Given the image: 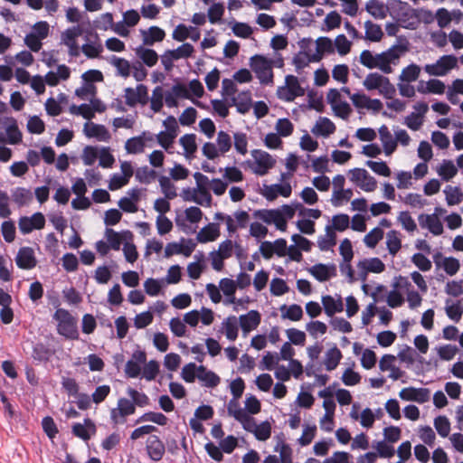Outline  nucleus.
<instances>
[{
    "instance_id": "nucleus-33",
    "label": "nucleus",
    "mask_w": 463,
    "mask_h": 463,
    "mask_svg": "<svg viewBox=\"0 0 463 463\" xmlns=\"http://www.w3.org/2000/svg\"><path fill=\"white\" fill-rule=\"evenodd\" d=\"M332 226L326 225V236H320L317 240V245L323 251L329 250L330 248L335 245V233L332 231Z\"/></svg>"
},
{
    "instance_id": "nucleus-64",
    "label": "nucleus",
    "mask_w": 463,
    "mask_h": 463,
    "mask_svg": "<svg viewBox=\"0 0 463 463\" xmlns=\"http://www.w3.org/2000/svg\"><path fill=\"white\" fill-rule=\"evenodd\" d=\"M29 298L35 304L42 299L43 296V284L36 280L30 285L28 291Z\"/></svg>"
},
{
    "instance_id": "nucleus-54",
    "label": "nucleus",
    "mask_w": 463,
    "mask_h": 463,
    "mask_svg": "<svg viewBox=\"0 0 463 463\" xmlns=\"http://www.w3.org/2000/svg\"><path fill=\"white\" fill-rule=\"evenodd\" d=\"M128 394L131 397L136 406L145 407L150 403V399L145 392H139L137 390L128 387Z\"/></svg>"
},
{
    "instance_id": "nucleus-6",
    "label": "nucleus",
    "mask_w": 463,
    "mask_h": 463,
    "mask_svg": "<svg viewBox=\"0 0 463 463\" xmlns=\"http://www.w3.org/2000/svg\"><path fill=\"white\" fill-rule=\"evenodd\" d=\"M146 450L153 461H159L165 453V443L156 435H150L146 439Z\"/></svg>"
},
{
    "instance_id": "nucleus-24",
    "label": "nucleus",
    "mask_w": 463,
    "mask_h": 463,
    "mask_svg": "<svg viewBox=\"0 0 463 463\" xmlns=\"http://www.w3.org/2000/svg\"><path fill=\"white\" fill-rule=\"evenodd\" d=\"M378 131L385 155L391 156L396 150V140L385 125L381 126Z\"/></svg>"
},
{
    "instance_id": "nucleus-22",
    "label": "nucleus",
    "mask_w": 463,
    "mask_h": 463,
    "mask_svg": "<svg viewBox=\"0 0 463 463\" xmlns=\"http://www.w3.org/2000/svg\"><path fill=\"white\" fill-rule=\"evenodd\" d=\"M241 328L243 332H249L260 323V313L258 310H250L239 318Z\"/></svg>"
},
{
    "instance_id": "nucleus-21",
    "label": "nucleus",
    "mask_w": 463,
    "mask_h": 463,
    "mask_svg": "<svg viewBox=\"0 0 463 463\" xmlns=\"http://www.w3.org/2000/svg\"><path fill=\"white\" fill-rule=\"evenodd\" d=\"M238 98L239 100H237L235 97H232L230 106H236L237 111L241 114L249 112L250 108L253 106L250 91H241Z\"/></svg>"
},
{
    "instance_id": "nucleus-2",
    "label": "nucleus",
    "mask_w": 463,
    "mask_h": 463,
    "mask_svg": "<svg viewBox=\"0 0 463 463\" xmlns=\"http://www.w3.org/2000/svg\"><path fill=\"white\" fill-rule=\"evenodd\" d=\"M402 27L409 30L417 29L420 22L430 24L435 19L433 13L425 8L410 9L402 14Z\"/></svg>"
},
{
    "instance_id": "nucleus-3",
    "label": "nucleus",
    "mask_w": 463,
    "mask_h": 463,
    "mask_svg": "<svg viewBox=\"0 0 463 463\" xmlns=\"http://www.w3.org/2000/svg\"><path fill=\"white\" fill-rule=\"evenodd\" d=\"M458 59L453 54L441 56L435 63L426 64L424 70L433 76H445L450 70L457 67Z\"/></svg>"
},
{
    "instance_id": "nucleus-59",
    "label": "nucleus",
    "mask_w": 463,
    "mask_h": 463,
    "mask_svg": "<svg viewBox=\"0 0 463 463\" xmlns=\"http://www.w3.org/2000/svg\"><path fill=\"white\" fill-rule=\"evenodd\" d=\"M152 308L153 307H149V310L142 312L136 316V317L134 318V326L137 328H145L153 322V314L151 311Z\"/></svg>"
},
{
    "instance_id": "nucleus-4",
    "label": "nucleus",
    "mask_w": 463,
    "mask_h": 463,
    "mask_svg": "<svg viewBox=\"0 0 463 463\" xmlns=\"http://www.w3.org/2000/svg\"><path fill=\"white\" fill-rule=\"evenodd\" d=\"M285 86L279 88L278 93L280 99L286 101H292L298 97L305 94V90L300 86L298 77L287 75Z\"/></svg>"
},
{
    "instance_id": "nucleus-41",
    "label": "nucleus",
    "mask_w": 463,
    "mask_h": 463,
    "mask_svg": "<svg viewBox=\"0 0 463 463\" xmlns=\"http://www.w3.org/2000/svg\"><path fill=\"white\" fill-rule=\"evenodd\" d=\"M194 52V46L189 43H184L177 49L166 50V53L171 54L172 58L179 60L181 58H189Z\"/></svg>"
},
{
    "instance_id": "nucleus-57",
    "label": "nucleus",
    "mask_w": 463,
    "mask_h": 463,
    "mask_svg": "<svg viewBox=\"0 0 463 463\" xmlns=\"http://www.w3.org/2000/svg\"><path fill=\"white\" fill-rule=\"evenodd\" d=\"M27 130L31 134H42L45 131V124L38 116L30 117Z\"/></svg>"
},
{
    "instance_id": "nucleus-62",
    "label": "nucleus",
    "mask_w": 463,
    "mask_h": 463,
    "mask_svg": "<svg viewBox=\"0 0 463 463\" xmlns=\"http://www.w3.org/2000/svg\"><path fill=\"white\" fill-rule=\"evenodd\" d=\"M197 378L208 388H214L221 382L220 377L213 371H208L203 374H197Z\"/></svg>"
},
{
    "instance_id": "nucleus-9",
    "label": "nucleus",
    "mask_w": 463,
    "mask_h": 463,
    "mask_svg": "<svg viewBox=\"0 0 463 463\" xmlns=\"http://www.w3.org/2000/svg\"><path fill=\"white\" fill-rule=\"evenodd\" d=\"M292 192L291 185L288 183L274 184L271 185L263 184L262 196L269 201H273L279 195L289 197Z\"/></svg>"
},
{
    "instance_id": "nucleus-51",
    "label": "nucleus",
    "mask_w": 463,
    "mask_h": 463,
    "mask_svg": "<svg viewBox=\"0 0 463 463\" xmlns=\"http://www.w3.org/2000/svg\"><path fill=\"white\" fill-rule=\"evenodd\" d=\"M111 63L116 67L118 74L128 78L130 75V63L124 58L112 56Z\"/></svg>"
},
{
    "instance_id": "nucleus-10",
    "label": "nucleus",
    "mask_w": 463,
    "mask_h": 463,
    "mask_svg": "<svg viewBox=\"0 0 463 463\" xmlns=\"http://www.w3.org/2000/svg\"><path fill=\"white\" fill-rule=\"evenodd\" d=\"M15 263L22 269H32L37 265L34 251L31 247H22L15 257Z\"/></svg>"
},
{
    "instance_id": "nucleus-56",
    "label": "nucleus",
    "mask_w": 463,
    "mask_h": 463,
    "mask_svg": "<svg viewBox=\"0 0 463 463\" xmlns=\"http://www.w3.org/2000/svg\"><path fill=\"white\" fill-rule=\"evenodd\" d=\"M105 236L108 241V245L114 250H119L121 245V239L119 232L111 228H106Z\"/></svg>"
},
{
    "instance_id": "nucleus-14",
    "label": "nucleus",
    "mask_w": 463,
    "mask_h": 463,
    "mask_svg": "<svg viewBox=\"0 0 463 463\" xmlns=\"http://www.w3.org/2000/svg\"><path fill=\"white\" fill-rule=\"evenodd\" d=\"M288 248L285 239H278L274 242L264 241H262V257L269 258V252H274L279 257L286 256Z\"/></svg>"
},
{
    "instance_id": "nucleus-50",
    "label": "nucleus",
    "mask_w": 463,
    "mask_h": 463,
    "mask_svg": "<svg viewBox=\"0 0 463 463\" xmlns=\"http://www.w3.org/2000/svg\"><path fill=\"white\" fill-rule=\"evenodd\" d=\"M434 427L442 438L448 437L450 431V422L446 416H438L434 419Z\"/></svg>"
},
{
    "instance_id": "nucleus-45",
    "label": "nucleus",
    "mask_w": 463,
    "mask_h": 463,
    "mask_svg": "<svg viewBox=\"0 0 463 463\" xmlns=\"http://www.w3.org/2000/svg\"><path fill=\"white\" fill-rule=\"evenodd\" d=\"M383 234L384 232L380 227H375L364 236V242L368 248H375L383 238Z\"/></svg>"
},
{
    "instance_id": "nucleus-8",
    "label": "nucleus",
    "mask_w": 463,
    "mask_h": 463,
    "mask_svg": "<svg viewBox=\"0 0 463 463\" xmlns=\"http://www.w3.org/2000/svg\"><path fill=\"white\" fill-rule=\"evenodd\" d=\"M399 396L403 401H412L421 404L430 400V391L427 388L406 387L401 390Z\"/></svg>"
},
{
    "instance_id": "nucleus-53",
    "label": "nucleus",
    "mask_w": 463,
    "mask_h": 463,
    "mask_svg": "<svg viewBox=\"0 0 463 463\" xmlns=\"http://www.w3.org/2000/svg\"><path fill=\"white\" fill-rule=\"evenodd\" d=\"M353 195L352 189H339L335 190L331 198V203L334 206L338 207L342 204L343 201H349Z\"/></svg>"
},
{
    "instance_id": "nucleus-44",
    "label": "nucleus",
    "mask_w": 463,
    "mask_h": 463,
    "mask_svg": "<svg viewBox=\"0 0 463 463\" xmlns=\"http://www.w3.org/2000/svg\"><path fill=\"white\" fill-rule=\"evenodd\" d=\"M157 176V172L154 169H149L145 165L138 168L136 172V179L142 184H148L153 179Z\"/></svg>"
},
{
    "instance_id": "nucleus-38",
    "label": "nucleus",
    "mask_w": 463,
    "mask_h": 463,
    "mask_svg": "<svg viewBox=\"0 0 463 463\" xmlns=\"http://www.w3.org/2000/svg\"><path fill=\"white\" fill-rule=\"evenodd\" d=\"M443 192L446 194V202L449 206L458 204L462 201L463 193L458 186L447 185Z\"/></svg>"
},
{
    "instance_id": "nucleus-25",
    "label": "nucleus",
    "mask_w": 463,
    "mask_h": 463,
    "mask_svg": "<svg viewBox=\"0 0 463 463\" xmlns=\"http://www.w3.org/2000/svg\"><path fill=\"white\" fill-rule=\"evenodd\" d=\"M136 55L142 61V62L148 66L153 67L157 63L158 54L156 52L150 48H146L140 45L135 49Z\"/></svg>"
},
{
    "instance_id": "nucleus-23",
    "label": "nucleus",
    "mask_w": 463,
    "mask_h": 463,
    "mask_svg": "<svg viewBox=\"0 0 463 463\" xmlns=\"http://www.w3.org/2000/svg\"><path fill=\"white\" fill-rule=\"evenodd\" d=\"M335 130V124L326 117H320L316 125L312 128L311 132L317 136L328 137Z\"/></svg>"
},
{
    "instance_id": "nucleus-42",
    "label": "nucleus",
    "mask_w": 463,
    "mask_h": 463,
    "mask_svg": "<svg viewBox=\"0 0 463 463\" xmlns=\"http://www.w3.org/2000/svg\"><path fill=\"white\" fill-rule=\"evenodd\" d=\"M384 79L385 76H383L378 72H371L366 76L363 84L367 90H379L383 81H384Z\"/></svg>"
},
{
    "instance_id": "nucleus-17",
    "label": "nucleus",
    "mask_w": 463,
    "mask_h": 463,
    "mask_svg": "<svg viewBox=\"0 0 463 463\" xmlns=\"http://www.w3.org/2000/svg\"><path fill=\"white\" fill-rule=\"evenodd\" d=\"M220 236V224L211 222L205 225L196 236V241L200 243H206L215 241Z\"/></svg>"
},
{
    "instance_id": "nucleus-27",
    "label": "nucleus",
    "mask_w": 463,
    "mask_h": 463,
    "mask_svg": "<svg viewBox=\"0 0 463 463\" xmlns=\"http://www.w3.org/2000/svg\"><path fill=\"white\" fill-rule=\"evenodd\" d=\"M365 10L375 19H384L388 14V7L379 0L366 2Z\"/></svg>"
},
{
    "instance_id": "nucleus-15",
    "label": "nucleus",
    "mask_w": 463,
    "mask_h": 463,
    "mask_svg": "<svg viewBox=\"0 0 463 463\" xmlns=\"http://www.w3.org/2000/svg\"><path fill=\"white\" fill-rule=\"evenodd\" d=\"M397 42H398L397 44H394L392 47H390L389 49H387L386 51H384L381 53H378V57L382 58V56H386L387 58H389L392 61V62L395 60H398L402 53H404L408 51L409 43L402 36H398Z\"/></svg>"
},
{
    "instance_id": "nucleus-11",
    "label": "nucleus",
    "mask_w": 463,
    "mask_h": 463,
    "mask_svg": "<svg viewBox=\"0 0 463 463\" xmlns=\"http://www.w3.org/2000/svg\"><path fill=\"white\" fill-rule=\"evenodd\" d=\"M83 131L86 137H95L99 141L108 142L111 138V135L108 128L101 124L86 122L84 124Z\"/></svg>"
},
{
    "instance_id": "nucleus-47",
    "label": "nucleus",
    "mask_w": 463,
    "mask_h": 463,
    "mask_svg": "<svg viewBox=\"0 0 463 463\" xmlns=\"http://www.w3.org/2000/svg\"><path fill=\"white\" fill-rule=\"evenodd\" d=\"M145 146L144 141L137 136L127 140L125 149L128 154H138L144 151Z\"/></svg>"
},
{
    "instance_id": "nucleus-40",
    "label": "nucleus",
    "mask_w": 463,
    "mask_h": 463,
    "mask_svg": "<svg viewBox=\"0 0 463 463\" xmlns=\"http://www.w3.org/2000/svg\"><path fill=\"white\" fill-rule=\"evenodd\" d=\"M307 108L309 109H315L317 112H323L325 106L323 103L322 94H318L317 90L312 89L307 91Z\"/></svg>"
},
{
    "instance_id": "nucleus-49",
    "label": "nucleus",
    "mask_w": 463,
    "mask_h": 463,
    "mask_svg": "<svg viewBox=\"0 0 463 463\" xmlns=\"http://www.w3.org/2000/svg\"><path fill=\"white\" fill-rule=\"evenodd\" d=\"M163 106H164L163 88L161 86H156L153 90L150 108L154 112H159V111H161Z\"/></svg>"
},
{
    "instance_id": "nucleus-43",
    "label": "nucleus",
    "mask_w": 463,
    "mask_h": 463,
    "mask_svg": "<svg viewBox=\"0 0 463 463\" xmlns=\"http://www.w3.org/2000/svg\"><path fill=\"white\" fill-rule=\"evenodd\" d=\"M420 72V68L417 64L411 63L403 68L400 75V80L402 81L408 82L415 81L418 79Z\"/></svg>"
},
{
    "instance_id": "nucleus-37",
    "label": "nucleus",
    "mask_w": 463,
    "mask_h": 463,
    "mask_svg": "<svg viewBox=\"0 0 463 463\" xmlns=\"http://www.w3.org/2000/svg\"><path fill=\"white\" fill-rule=\"evenodd\" d=\"M163 125L165 128V136L170 139V142H174L179 131L176 118L170 115L163 121Z\"/></svg>"
},
{
    "instance_id": "nucleus-5",
    "label": "nucleus",
    "mask_w": 463,
    "mask_h": 463,
    "mask_svg": "<svg viewBox=\"0 0 463 463\" xmlns=\"http://www.w3.org/2000/svg\"><path fill=\"white\" fill-rule=\"evenodd\" d=\"M185 218H183L181 215H176L175 222L176 226L181 228L184 232L186 233L192 232H194L195 229L192 231H188L190 228L188 225L185 224V221H188L192 223H197L201 221L203 217V212L202 210L197 206H190L184 211Z\"/></svg>"
},
{
    "instance_id": "nucleus-7",
    "label": "nucleus",
    "mask_w": 463,
    "mask_h": 463,
    "mask_svg": "<svg viewBox=\"0 0 463 463\" xmlns=\"http://www.w3.org/2000/svg\"><path fill=\"white\" fill-rule=\"evenodd\" d=\"M309 273L319 282H325L336 276V266L334 263H317L308 269Z\"/></svg>"
},
{
    "instance_id": "nucleus-18",
    "label": "nucleus",
    "mask_w": 463,
    "mask_h": 463,
    "mask_svg": "<svg viewBox=\"0 0 463 463\" xmlns=\"http://www.w3.org/2000/svg\"><path fill=\"white\" fill-rule=\"evenodd\" d=\"M262 222L267 224H274L276 228L281 232L287 229V222L281 213L276 210H262Z\"/></svg>"
},
{
    "instance_id": "nucleus-13",
    "label": "nucleus",
    "mask_w": 463,
    "mask_h": 463,
    "mask_svg": "<svg viewBox=\"0 0 463 463\" xmlns=\"http://www.w3.org/2000/svg\"><path fill=\"white\" fill-rule=\"evenodd\" d=\"M420 225L427 228L433 235H440L443 232V225L435 213H421L418 217Z\"/></svg>"
},
{
    "instance_id": "nucleus-29",
    "label": "nucleus",
    "mask_w": 463,
    "mask_h": 463,
    "mask_svg": "<svg viewBox=\"0 0 463 463\" xmlns=\"http://www.w3.org/2000/svg\"><path fill=\"white\" fill-rule=\"evenodd\" d=\"M343 355L341 351L335 345L326 353L325 366L327 371H333L336 368Z\"/></svg>"
},
{
    "instance_id": "nucleus-1",
    "label": "nucleus",
    "mask_w": 463,
    "mask_h": 463,
    "mask_svg": "<svg viewBox=\"0 0 463 463\" xmlns=\"http://www.w3.org/2000/svg\"><path fill=\"white\" fill-rule=\"evenodd\" d=\"M52 317L59 322L57 325V332L59 335L70 340L79 339L80 334L77 326V318L67 309L58 308Z\"/></svg>"
},
{
    "instance_id": "nucleus-35",
    "label": "nucleus",
    "mask_w": 463,
    "mask_h": 463,
    "mask_svg": "<svg viewBox=\"0 0 463 463\" xmlns=\"http://www.w3.org/2000/svg\"><path fill=\"white\" fill-rule=\"evenodd\" d=\"M386 245L388 251L391 255L394 256L402 248V241L399 238V232L395 230H391L386 235Z\"/></svg>"
},
{
    "instance_id": "nucleus-28",
    "label": "nucleus",
    "mask_w": 463,
    "mask_h": 463,
    "mask_svg": "<svg viewBox=\"0 0 463 463\" xmlns=\"http://www.w3.org/2000/svg\"><path fill=\"white\" fill-rule=\"evenodd\" d=\"M179 143L184 149V155L186 158H189L197 150L195 134L191 133L184 135L180 137Z\"/></svg>"
},
{
    "instance_id": "nucleus-30",
    "label": "nucleus",
    "mask_w": 463,
    "mask_h": 463,
    "mask_svg": "<svg viewBox=\"0 0 463 463\" xmlns=\"http://www.w3.org/2000/svg\"><path fill=\"white\" fill-rule=\"evenodd\" d=\"M13 201L22 207L33 200V193L24 187H16L12 193Z\"/></svg>"
},
{
    "instance_id": "nucleus-52",
    "label": "nucleus",
    "mask_w": 463,
    "mask_h": 463,
    "mask_svg": "<svg viewBox=\"0 0 463 463\" xmlns=\"http://www.w3.org/2000/svg\"><path fill=\"white\" fill-rule=\"evenodd\" d=\"M365 165L371 168L372 171H373L375 174L388 177L391 175L392 172L386 162L384 161H372L368 160L366 161Z\"/></svg>"
},
{
    "instance_id": "nucleus-16",
    "label": "nucleus",
    "mask_w": 463,
    "mask_h": 463,
    "mask_svg": "<svg viewBox=\"0 0 463 463\" xmlns=\"http://www.w3.org/2000/svg\"><path fill=\"white\" fill-rule=\"evenodd\" d=\"M54 354V349H52L42 342H37L33 345L32 357L38 363H48Z\"/></svg>"
},
{
    "instance_id": "nucleus-36",
    "label": "nucleus",
    "mask_w": 463,
    "mask_h": 463,
    "mask_svg": "<svg viewBox=\"0 0 463 463\" xmlns=\"http://www.w3.org/2000/svg\"><path fill=\"white\" fill-rule=\"evenodd\" d=\"M365 38L372 42H379L383 35V30L379 24H373L370 20L364 23Z\"/></svg>"
},
{
    "instance_id": "nucleus-19",
    "label": "nucleus",
    "mask_w": 463,
    "mask_h": 463,
    "mask_svg": "<svg viewBox=\"0 0 463 463\" xmlns=\"http://www.w3.org/2000/svg\"><path fill=\"white\" fill-rule=\"evenodd\" d=\"M143 35V45L152 46L155 43L162 42L165 37V33L158 26L153 25L147 31L140 30Z\"/></svg>"
},
{
    "instance_id": "nucleus-55",
    "label": "nucleus",
    "mask_w": 463,
    "mask_h": 463,
    "mask_svg": "<svg viewBox=\"0 0 463 463\" xmlns=\"http://www.w3.org/2000/svg\"><path fill=\"white\" fill-rule=\"evenodd\" d=\"M82 52L89 59L98 57L103 52V46L99 42L97 44L93 43H87L81 46Z\"/></svg>"
},
{
    "instance_id": "nucleus-20",
    "label": "nucleus",
    "mask_w": 463,
    "mask_h": 463,
    "mask_svg": "<svg viewBox=\"0 0 463 463\" xmlns=\"http://www.w3.org/2000/svg\"><path fill=\"white\" fill-rule=\"evenodd\" d=\"M322 305L325 313L328 317H333L335 314L342 312L344 309V304L340 295L337 296V299H335L330 295L323 296Z\"/></svg>"
},
{
    "instance_id": "nucleus-46",
    "label": "nucleus",
    "mask_w": 463,
    "mask_h": 463,
    "mask_svg": "<svg viewBox=\"0 0 463 463\" xmlns=\"http://www.w3.org/2000/svg\"><path fill=\"white\" fill-rule=\"evenodd\" d=\"M224 14V5L223 3H214L208 9V19L211 24H217L222 20V17Z\"/></svg>"
},
{
    "instance_id": "nucleus-63",
    "label": "nucleus",
    "mask_w": 463,
    "mask_h": 463,
    "mask_svg": "<svg viewBox=\"0 0 463 463\" xmlns=\"http://www.w3.org/2000/svg\"><path fill=\"white\" fill-rule=\"evenodd\" d=\"M442 266L445 272L449 275H455L460 267L459 260L454 257H445L442 260Z\"/></svg>"
},
{
    "instance_id": "nucleus-31",
    "label": "nucleus",
    "mask_w": 463,
    "mask_h": 463,
    "mask_svg": "<svg viewBox=\"0 0 463 463\" xmlns=\"http://www.w3.org/2000/svg\"><path fill=\"white\" fill-rule=\"evenodd\" d=\"M219 287L222 290L223 294L228 298V303H235V291H236V283L234 280L223 278L219 282Z\"/></svg>"
},
{
    "instance_id": "nucleus-34",
    "label": "nucleus",
    "mask_w": 463,
    "mask_h": 463,
    "mask_svg": "<svg viewBox=\"0 0 463 463\" xmlns=\"http://www.w3.org/2000/svg\"><path fill=\"white\" fill-rule=\"evenodd\" d=\"M458 173V168L455 166L453 161L449 159H444L441 165L438 169L439 175L441 176L442 180L449 181Z\"/></svg>"
},
{
    "instance_id": "nucleus-12",
    "label": "nucleus",
    "mask_w": 463,
    "mask_h": 463,
    "mask_svg": "<svg viewBox=\"0 0 463 463\" xmlns=\"http://www.w3.org/2000/svg\"><path fill=\"white\" fill-rule=\"evenodd\" d=\"M238 417L236 419L242 424V427L247 431L252 432L258 440H260V424H258L256 420L248 414L243 409H239L237 411Z\"/></svg>"
},
{
    "instance_id": "nucleus-32",
    "label": "nucleus",
    "mask_w": 463,
    "mask_h": 463,
    "mask_svg": "<svg viewBox=\"0 0 463 463\" xmlns=\"http://www.w3.org/2000/svg\"><path fill=\"white\" fill-rule=\"evenodd\" d=\"M282 317L291 321H298L303 317L302 307L298 304H292L289 307L282 305L280 307Z\"/></svg>"
},
{
    "instance_id": "nucleus-26",
    "label": "nucleus",
    "mask_w": 463,
    "mask_h": 463,
    "mask_svg": "<svg viewBox=\"0 0 463 463\" xmlns=\"http://www.w3.org/2000/svg\"><path fill=\"white\" fill-rule=\"evenodd\" d=\"M5 121L9 123L6 128L7 143L17 145L22 142L23 135L17 126V121L13 117L5 118Z\"/></svg>"
},
{
    "instance_id": "nucleus-58",
    "label": "nucleus",
    "mask_w": 463,
    "mask_h": 463,
    "mask_svg": "<svg viewBox=\"0 0 463 463\" xmlns=\"http://www.w3.org/2000/svg\"><path fill=\"white\" fill-rule=\"evenodd\" d=\"M335 48L340 55H346L350 50L352 43L345 37V34H339L336 36L335 43Z\"/></svg>"
},
{
    "instance_id": "nucleus-61",
    "label": "nucleus",
    "mask_w": 463,
    "mask_h": 463,
    "mask_svg": "<svg viewBox=\"0 0 463 463\" xmlns=\"http://www.w3.org/2000/svg\"><path fill=\"white\" fill-rule=\"evenodd\" d=\"M317 49L324 54H332L335 52V45L333 41L326 36H320L316 41Z\"/></svg>"
},
{
    "instance_id": "nucleus-48",
    "label": "nucleus",
    "mask_w": 463,
    "mask_h": 463,
    "mask_svg": "<svg viewBox=\"0 0 463 463\" xmlns=\"http://www.w3.org/2000/svg\"><path fill=\"white\" fill-rule=\"evenodd\" d=\"M117 408L119 411L118 413H119L120 417H123V418L132 415L136 411V405H135L133 400L130 401L127 398L118 399Z\"/></svg>"
},
{
    "instance_id": "nucleus-60",
    "label": "nucleus",
    "mask_w": 463,
    "mask_h": 463,
    "mask_svg": "<svg viewBox=\"0 0 463 463\" xmlns=\"http://www.w3.org/2000/svg\"><path fill=\"white\" fill-rule=\"evenodd\" d=\"M412 263L421 271L425 272L431 269V261L422 253H414L411 257Z\"/></svg>"
},
{
    "instance_id": "nucleus-39",
    "label": "nucleus",
    "mask_w": 463,
    "mask_h": 463,
    "mask_svg": "<svg viewBox=\"0 0 463 463\" xmlns=\"http://www.w3.org/2000/svg\"><path fill=\"white\" fill-rule=\"evenodd\" d=\"M170 178L165 175H161L158 178L161 191L166 199H174L177 196L176 188Z\"/></svg>"
}]
</instances>
